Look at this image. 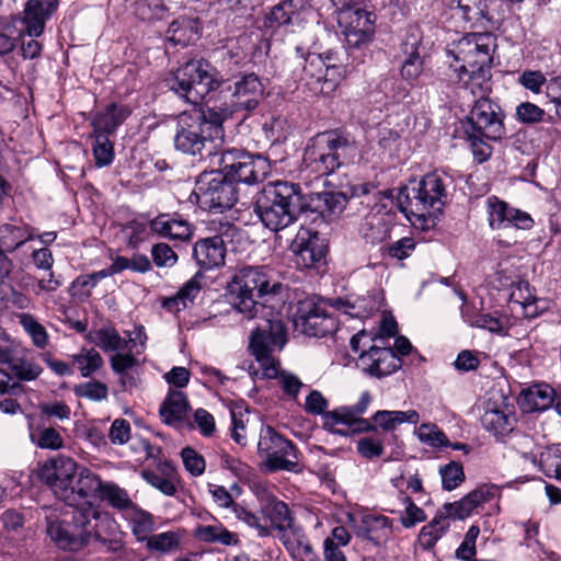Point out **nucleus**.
<instances>
[{
  "label": "nucleus",
  "mask_w": 561,
  "mask_h": 561,
  "mask_svg": "<svg viewBox=\"0 0 561 561\" xmlns=\"http://www.w3.org/2000/svg\"><path fill=\"white\" fill-rule=\"evenodd\" d=\"M232 307L248 320H255L256 325L249 339L251 354L265 365V375L275 376V368L270 357L273 346L287 342L278 295L284 285L272 280L262 266L238 267L227 286Z\"/></svg>",
  "instance_id": "f257e3e1"
},
{
  "label": "nucleus",
  "mask_w": 561,
  "mask_h": 561,
  "mask_svg": "<svg viewBox=\"0 0 561 561\" xmlns=\"http://www.w3.org/2000/svg\"><path fill=\"white\" fill-rule=\"evenodd\" d=\"M300 209V186L286 181L265 184L254 203V213L272 231H279L293 225L298 219Z\"/></svg>",
  "instance_id": "f03ea898"
},
{
  "label": "nucleus",
  "mask_w": 561,
  "mask_h": 561,
  "mask_svg": "<svg viewBox=\"0 0 561 561\" xmlns=\"http://www.w3.org/2000/svg\"><path fill=\"white\" fill-rule=\"evenodd\" d=\"M230 116L228 110L193 108L178 116L174 147L186 154H201L208 142L222 137V123Z\"/></svg>",
  "instance_id": "7ed1b4c3"
},
{
  "label": "nucleus",
  "mask_w": 561,
  "mask_h": 561,
  "mask_svg": "<svg viewBox=\"0 0 561 561\" xmlns=\"http://www.w3.org/2000/svg\"><path fill=\"white\" fill-rule=\"evenodd\" d=\"M449 178L432 172L412 187H401L397 195L399 209L412 221H425L428 217L440 213L448 199L447 185Z\"/></svg>",
  "instance_id": "20e7f679"
},
{
  "label": "nucleus",
  "mask_w": 561,
  "mask_h": 561,
  "mask_svg": "<svg viewBox=\"0 0 561 561\" xmlns=\"http://www.w3.org/2000/svg\"><path fill=\"white\" fill-rule=\"evenodd\" d=\"M348 149L350 141L341 134H318L305 149L304 165L317 176L330 175L343 164Z\"/></svg>",
  "instance_id": "39448f33"
},
{
  "label": "nucleus",
  "mask_w": 561,
  "mask_h": 561,
  "mask_svg": "<svg viewBox=\"0 0 561 561\" xmlns=\"http://www.w3.org/2000/svg\"><path fill=\"white\" fill-rule=\"evenodd\" d=\"M216 69L204 60H191L173 75L170 88L188 103L197 105L220 87Z\"/></svg>",
  "instance_id": "423d86ee"
},
{
  "label": "nucleus",
  "mask_w": 561,
  "mask_h": 561,
  "mask_svg": "<svg viewBox=\"0 0 561 561\" xmlns=\"http://www.w3.org/2000/svg\"><path fill=\"white\" fill-rule=\"evenodd\" d=\"M213 157L217 160L219 169L233 184H255L263 181L270 172L267 159L242 149H225Z\"/></svg>",
  "instance_id": "0eeeda50"
},
{
  "label": "nucleus",
  "mask_w": 561,
  "mask_h": 561,
  "mask_svg": "<svg viewBox=\"0 0 561 561\" xmlns=\"http://www.w3.org/2000/svg\"><path fill=\"white\" fill-rule=\"evenodd\" d=\"M72 523L81 528V531L90 533L91 541L102 543L108 551L116 552L123 548L115 519L110 513L99 510L90 502L84 501L81 506L73 508Z\"/></svg>",
  "instance_id": "6e6552de"
},
{
  "label": "nucleus",
  "mask_w": 561,
  "mask_h": 561,
  "mask_svg": "<svg viewBox=\"0 0 561 561\" xmlns=\"http://www.w3.org/2000/svg\"><path fill=\"white\" fill-rule=\"evenodd\" d=\"M193 193L199 205L210 211L229 209L238 199L234 184L220 169L201 173Z\"/></svg>",
  "instance_id": "1a4fd4ad"
},
{
  "label": "nucleus",
  "mask_w": 561,
  "mask_h": 561,
  "mask_svg": "<svg viewBox=\"0 0 561 561\" xmlns=\"http://www.w3.org/2000/svg\"><path fill=\"white\" fill-rule=\"evenodd\" d=\"M260 456L265 458L270 471H297L298 450L293 442L280 436L273 427L263 426L257 443Z\"/></svg>",
  "instance_id": "9d476101"
},
{
  "label": "nucleus",
  "mask_w": 561,
  "mask_h": 561,
  "mask_svg": "<svg viewBox=\"0 0 561 561\" xmlns=\"http://www.w3.org/2000/svg\"><path fill=\"white\" fill-rule=\"evenodd\" d=\"M370 402L371 396L365 391L354 405L340 407L327 412L323 414V428L340 436L374 431L375 425L369 420L362 417Z\"/></svg>",
  "instance_id": "9b49d317"
},
{
  "label": "nucleus",
  "mask_w": 561,
  "mask_h": 561,
  "mask_svg": "<svg viewBox=\"0 0 561 561\" xmlns=\"http://www.w3.org/2000/svg\"><path fill=\"white\" fill-rule=\"evenodd\" d=\"M496 47V38L492 33H470L454 44V48L447 49V56L467 68L492 66L493 53Z\"/></svg>",
  "instance_id": "f8f14e48"
},
{
  "label": "nucleus",
  "mask_w": 561,
  "mask_h": 561,
  "mask_svg": "<svg viewBox=\"0 0 561 561\" xmlns=\"http://www.w3.org/2000/svg\"><path fill=\"white\" fill-rule=\"evenodd\" d=\"M505 114L501 106L489 98L477 99L463 128L471 133H481L486 139L501 140L505 136Z\"/></svg>",
  "instance_id": "ddd939ff"
},
{
  "label": "nucleus",
  "mask_w": 561,
  "mask_h": 561,
  "mask_svg": "<svg viewBox=\"0 0 561 561\" xmlns=\"http://www.w3.org/2000/svg\"><path fill=\"white\" fill-rule=\"evenodd\" d=\"M78 469L79 466L72 458L59 455L43 465L39 478L59 500L72 505L73 483Z\"/></svg>",
  "instance_id": "4468645a"
},
{
  "label": "nucleus",
  "mask_w": 561,
  "mask_h": 561,
  "mask_svg": "<svg viewBox=\"0 0 561 561\" xmlns=\"http://www.w3.org/2000/svg\"><path fill=\"white\" fill-rule=\"evenodd\" d=\"M337 22L348 47L359 48L366 45L375 33L374 14L360 8L340 12Z\"/></svg>",
  "instance_id": "2eb2a0df"
},
{
  "label": "nucleus",
  "mask_w": 561,
  "mask_h": 561,
  "mask_svg": "<svg viewBox=\"0 0 561 561\" xmlns=\"http://www.w3.org/2000/svg\"><path fill=\"white\" fill-rule=\"evenodd\" d=\"M346 524L357 538L374 546L385 545L392 536V520L383 515L347 513Z\"/></svg>",
  "instance_id": "dca6fc26"
},
{
  "label": "nucleus",
  "mask_w": 561,
  "mask_h": 561,
  "mask_svg": "<svg viewBox=\"0 0 561 561\" xmlns=\"http://www.w3.org/2000/svg\"><path fill=\"white\" fill-rule=\"evenodd\" d=\"M296 331L313 336H325L336 329V321L319 305L308 304L299 308L294 318Z\"/></svg>",
  "instance_id": "f3484780"
},
{
  "label": "nucleus",
  "mask_w": 561,
  "mask_h": 561,
  "mask_svg": "<svg viewBox=\"0 0 561 561\" xmlns=\"http://www.w3.org/2000/svg\"><path fill=\"white\" fill-rule=\"evenodd\" d=\"M357 366L364 373L381 378L400 368L401 360L391 347L370 345L358 355Z\"/></svg>",
  "instance_id": "a211bd4d"
},
{
  "label": "nucleus",
  "mask_w": 561,
  "mask_h": 561,
  "mask_svg": "<svg viewBox=\"0 0 561 561\" xmlns=\"http://www.w3.org/2000/svg\"><path fill=\"white\" fill-rule=\"evenodd\" d=\"M486 208L492 229L514 227L528 230L534 226V220L528 213L511 207L496 196L488 197Z\"/></svg>",
  "instance_id": "6ab92c4d"
},
{
  "label": "nucleus",
  "mask_w": 561,
  "mask_h": 561,
  "mask_svg": "<svg viewBox=\"0 0 561 561\" xmlns=\"http://www.w3.org/2000/svg\"><path fill=\"white\" fill-rule=\"evenodd\" d=\"M263 91V84L255 73L243 75L233 83L231 108L224 110H228L230 115L236 111H251L257 106Z\"/></svg>",
  "instance_id": "aec40b11"
},
{
  "label": "nucleus",
  "mask_w": 561,
  "mask_h": 561,
  "mask_svg": "<svg viewBox=\"0 0 561 561\" xmlns=\"http://www.w3.org/2000/svg\"><path fill=\"white\" fill-rule=\"evenodd\" d=\"M46 522L47 536L61 549L77 551L91 543V534L81 531L75 523L71 528L57 518L47 517Z\"/></svg>",
  "instance_id": "412c9836"
},
{
  "label": "nucleus",
  "mask_w": 561,
  "mask_h": 561,
  "mask_svg": "<svg viewBox=\"0 0 561 561\" xmlns=\"http://www.w3.org/2000/svg\"><path fill=\"white\" fill-rule=\"evenodd\" d=\"M59 0H28L23 10L22 23L30 36L38 37L45 30L46 21L55 13Z\"/></svg>",
  "instance_id": "4be33fe9"
},
{
  "label": "nucleus",
  "mask_w": 561,
  "mask_h": 561,
  "mask_svg": "<svg viewBox=\"0 0 561 561\" xmlns=\"http://www.w3.org/2000/svg\"><path fill=\"white\" fill-rule=\"evenodd\" d=\"M290 250L299 268H310L325 255V248L320 243L318 234H311L309 231L298 233Z\"/></svg>",
  "instance_id": "5701e85b"
},
{
  "label": "nucleus",
  "mask_w": 561,
  "mask_h": 561,
  "mask_svg": "<svg viewBox=\"0 0 561 561\" xmlns=\"http://www.w3.org/2000/svg\"><path fill=\"white\" fill-rule=\"evenodd\" d=\"M515 417L507 404L488 400L484 403V412L481 416V424L492 435L505 436L514 428Z\"/></svg>",
  "instance_id": "b1692460"
},
{
  "label": "nucleus",
  "mask_w": 561,
  "mask_h": 561,
  "mask_svg": "<svg viewBox=\"0 0 561 561\" xmlns=\"http://www.w3.org/2000/svg\"><path fill=\"white\" fill-rule=\"evenodd\" d=\"M499 489L495 485L483 484L468 493L460 501L445 503L444 508L453 512L454 519H465L469 517L474 510L495 497H499Z\"/></svg>",
  "instance_id": "393cba45"
},
{
  "label": "nucleus",
  "mask_w": 561,
  "mask_h": 561,
  "mask_svg": "<svg viewBox=\"0 0 561 561\" xmlns=\"http://www.w3.org/2000/svg\"><path fill=\"white\" fill-rule=\"evenodd\" d=\"M309 9V0H282L266 15L265 25L268 27H279L299 24L304 20V14Z\"/></svg>",
  "instance_id": "a878e982"
},
{
  "label": "nucleus",
  "mask_w": 561,
  "mask_h": 561,
  "mask_svg": "<svg viewBox=\"0 0 561 561\" xmlns=\"http://www.w3.org/2000/svg\"><path fill=\"white\" fill-rule=\"evenodd\" d=\"M193 257L205 270L224 265L226 248L222 238L214 236L198 240L193 247Z\"/></svg>",
  "instance_id": "bb28decb"
},
{
  "label": "nucleus",
  "mask_w": 561,
  "mask_h": 561,
  "mask_svg": "<svg viewBox=\"0 0 561 561\" xmlns=\"http://www.w3.org/2000/svg\"><path fill=\"white\" fill-rule=\"evenodd\" d=\"M492 66L467 68V65L455 67L459 82L478 99L489 98L492 91L491 84Z\"/></svg>",
  "instance_id": "cd10ccee"
},
{
  "label": "nucleus",
  "mask_w": 561,
  "mask_h": 561,
  "mask_svg": "<svg viewBox=\"0 0 561 561\" xmlns=\"http://www.w3.org/2000/svg\"><path fill=\"white\" fill-rule=\"evenodd\" d=\"M149 228L170 240L186 241L193 234L190 222L179 215L160 214L149 222Z\"/></svg>",
  "instance_id": "c85d7f7f"
},
{
  "label": "nucleus",
  "mask_w": 561,
  "mask_h": 561,
  "mask_svg": "<svg viewBox=\"0 0 561 561\" xmlns=\"http://www.w3.org/2000/svg\"><path fill=\"white\" fill-rule=\"evenodd\" d=\"M261 514L268 527L284 534L294 527L293 514L288 505L273 495H267L261 505Z\"/></svg>",
  "instance_id": "c756f323"
},
{
  "label": "nucleus",
  "mask_w": 561,
  "mask_h": 561,
  "mask_svg": "<svg viewBox=\"0 0 561 561\" xmlns=\"http://www.w3.org/2000/svg\"><path fill=\"white\" fill-rule=\"evenodd\" d=\"M131 108L123 103L112 102L101 112H98L92 118L94 133H104L112 135L129 117Z\"/></svg>",
  "instance_id": "7c9ffc66"
},
{
  "label": "nucleus",
  "mask_w": 561,
  "mask_h": 561,
  "mask_svg": "<svg viewBox=\"0 0 561 561\" xmlns=\"http://www.w3.org/2000/svg\"><path fill=\"white\" fill-rule=\"evenodd\" d=\"M450 518H453V512L443 506L435 517L421 528L417 543L423 550L430 551L435 547L436 542L447 533Z\"/></svg>",
  "instance_id": "2f4dec72"
},
{
  "label": "nucleus",
  "mask_w": 561,
  "mask_h": 561,
  "mask_svg": "<svg viewBox=\"0 0 561 561\" xmlns=\"http://www.w3.org/2000/svg\"><path fill=\"white\" fill-rule=\"evenodd\" d=\"M190 410V403L184 392L170 390L163 400L159 413L167 425H176L182 422Z\"/></svg>",
  "instance_id": "473e14b6"
},
{
  "label": "nucleus",
  "mask_w": 561,
  "mask_h": 561,
  "mask_svg": "<svg viewBox=\"0 0 561 561\" xmlns=\"http://www.w3.org/2000/svg\"><path fill=\"white\" fill-rule=\"evenodd\" d=\"M105 482L93 473L90 469L79 467L73 483V506H80L79 502L84 501L89 495L98 494L100 496Z\"/></svg>",
  "instance_id": "72a5a7b5"
},
{
  "label": "nucleus",
  "mask_w": 561,
  "mask_h": 561,
  "mask_svg": "<svg viewBox=\"0 0 561 561\" xmlns=\"http://www.w3.org/2000/svg\"><path fill=\"white\" fill-rule=\"evenodd\" d=\"M284 346L285 345H282V346L275 345L270 350V357L273 362L272 364H273V366L275 368V373H276L275 376L265 375V373H266L265 367L267 365H265V363L260 362L259 359H256V362L259 363V365L261 367L262 378H267V379L277 378L278 383H279L282 390L284 391V393L287 394L291 399H297L300 389L304 387L302 381L299 379L298 376H296L289 371H279L278 370L279 362L273 355L274 351H276V350L280 351Z\"/></svg>",
  "instance_id": "f704fd0d"
},
{
  "label": "nucleus",
  "mask_w": 561,
  "mask_h": 561,
  "mask_svg": "<svg viewBox=\"0 0 561 561\" xmlns=\"http://www.w3.org/2000/svg\"><path fill=\"white\" fill-rule=\"evenodd\" d=\"M282 541L294 561H316V553L301 529L293 527L282 534Z\"/></svg>",
  "instance_id": "c9c22d12"
},
{
  "label": "nucleus",
  "mask_w": 561,
  "mask_h": 561,
  "mask_svg": "<svg viewBox=\"0 0 561 561\" xmlns=\"http://www.w3.org/2000/svg\"><path fill=\"white\" fill-rule=\"evenodd\" d=\"M87 337L104 353L122 352L128 347V342L119 335L113 325H104L92 331Z\"/></svg>",
  "instance_id": "e433bc0d"
},
{
  "label": "nucleus",
  "mask_w": 561,
  "mask_h": 561,
  "mask_svg": "<svg viewBox=\"0 0 561 561\" xmlns=\"http://www.w3.org/2000/svg\"><path fill=\"white\" fill-rule=\"evenodd\" d=\"M33 238L32 229L24 224L0 225V250L12 252Z\"/></svg>",
  "instance_id": "4c0bfd02"
},
{
  "label": "nucleus",
  "mask_w": 561,
  "mask_h": 561,
  "mask_svg": "<svg viewBox=\"0 0 561 561\" xmlns=\"http://www.w3.org/2000/svg\"><path fill=\"white\" fill-rule=\"evenodd\" d=\"M336 57L333 54V59L325 62L324 72L320 81H311L312 93L330 95L340 85L341 81L345 78V69L342 65L335 64Z\"/></svg>",
  "instance_id": "58836bf2"
},
{
  "label": "nucleus",
  "mask_w": 561,
  "mask_h": 561,
  "mask_svg": "<svg viewBox=\"0 0 561 561\" xmlns=\"http://www.w3.org/2000/svg\"><path fill=\"white\" fill-rule=\"evenodd\" d=\"M194 536L204 542L221 543L224 546H237L239 537L236 533L228 530L221 523L213 525H198L194 529Z\"/></svg>",
  "instance_id": "ea45409f"
},
{
  "label": "nucleus",
  "mask_w": 561,
  "mask_h": 561,
  "mask_svg": "<svg viewBox=\"0 0 561 561\" xmlns=\"http://www.w3.org/2000/svg\"><path fill=\"white\" fill-rule=\"evenodd\" d=\"M333 59V53L328 51L323 55L308 54L304 59L302 73L300 82L312 92L311 81H320L324 72L325 62Z\"/></svg>",
  "instance_id": "a19ab883"
},
{
  "label": "nucleus",
  "mask_w": 561,
  "mask_h": 561,
  "mask_svg": "<svg viewBox=\"0 0 561 561\" xmlns=\"http://www.w3.org/2000/svg\"><path fill=\"white\" fill-rule=\"evenodd\" d=\"M314 209L323 217H337L346 206L347 197L341 192H321L312 198Z\"/></svg>",
  "instance_id": "79ce46f5"
},
{
  "label": "nucleus",
  "mask_w": 561,
  "mask_h": 561,
  "mask_svg": "<svg viewBox=\"0 0 561 561\" xmlns=\"http://www.w3.org/2000/svg\"><path fill=\"white\" fill-rule=\"evenodd\" d=\"M335 306L351 318L358 319L368 318L376 309V302L371 297L337 299Z\"/></svg>",
  "instance_id": "37998d69"
},
{
  "label": "nucleus",
  "mask_w": 561,
  "mask_h": 561,
  "mask_svg": "<svg viewBox=\"0 0 561 561\" xmlns=\"http://www.w3.org/2000/svg\"><path fill=\"white\" fill-rule=\"evenodd\" d=\"M82 377L87 378L100 370L104 365L101 354L95 348H81L78 354L71 356Z\"/></svg>",
  "instance_id": "c03bdc74"
},
{
  "label": "nucleus",
  "mask_w": 561,
  "mask_h": 561,
  "mask_svg": "<svg viewBox=\"0 0 561 561\" xmlns=\"http://www.w3.org/2000/svg\"><path fill=\"white\" fill-rule=\"evenodd\" d=\"M100 499L118 511L135 508V504L127 491L114 482H105Z\"/></svg>",
  "instance_id": "a18cd8bd"
},
{
  "label": "nucleus",
  "mask_w": 561,
  "mask_h": 561,
  "mask_svg": "<svg viewBox=\"0 0 561 561\" xmlns=\"http://www.w3.org/2000/svg\"><path fill=\"white\" fill-rule=\"evenodd\" d=\"M539 467L547 477L561 480V443L540 453Z\"/></svg>",
  "instance_id": "49530a36"
},
{
  "label": "nucleus",
  "mask_w": 561,
  "mask_h": 561,
  "mask_svg": "<svg viewBox=\"0 0 561 561\" xmlns=\"http://www.w3.org/2000/svg\"><path fill=\"white\" fill-rule=\"evenodd\" d=\"M110 135L104 133L92 131L91 137L94 138L92 152L98 168L110 165L114 160V145L108 138Z\"/></svg>",
  "instance_id": "de8ad7c7"
},
{
  "label": "nucleus",
  "mask_w": 561,
  "mask_h": 561,
  "mask_svg": "<svg viewBox=\"0 0 561 561\" xmlns=\"http://www.w3.org/2000/svg\"><path fill=\"white\" fill-rule=\"evenodd\" d=\"M130 511L129 524L133 535L139 541L148 540L154 526L151 514L138 510L136 506Z\"/></svg>",
  "instance_id": "09e8293b"
},
{
  "label": "nucleus",
  "mask_w": 561,
  "mask_h": 561,
  "mask_svg": "<svg viewBox=\"0 0 561 561\" xmlns=\"http://www.w3.org/2000/svg\"><path fill=\"white\" fill-rule=\"evenodd\" d=\"M515 114L518 122L527 125L552 121L545 110L531 102H523L517 105Z\"/></svg>",
  "instance_id": "8fccbe9b"
},
{
  "label": "nucleus",
  "mask_w": 561,
  "mask_h": 561,
  "mask_svg": "<svg viewBox=\"0 0 561 561\" xmlns=\"http://www.w3.org/2000/svg\"><path fill=\"white\" fill-rule=\"evenodd\" d=\"M465 134L476 161L479 163L485 162L492 154V147L489 141L493 140L486 139L484 135L477 131L471 133L470 130L465 129Z\"/></svg>",
  "instance_id": "3c124183"
},
{
  "label": "nucleus",
  "mask_w": 561,
  "mask_h": 561,
  "mask_svg": "<svg viewBox=\"0 0 561 561\" xmlns=\"http://www.w3.org/2000/svg\"><path fill=\"white\" fill-rule=\"evenodd\" d=\"M422 45V34L417 26H409L405 38L401 45L404 60L423 61L420 55V46Z\"/></svg>",
  "instance_id": "603ef678"
},
{
  "label": "nucleus",
  "mask_w": 561,
  "mask_h": 561,
  "mask_svg": "<svg viewBox=\"0 0 561 561\" xmlns=\"http://www.w3.org/2000/svg\"><path fill=\"white\" fill-rule=\"evenodd\" d=\"M234 516L247 524L249 527L254 528L260 537H268L271 535V527L267 523L262 522L261 517L251 512L242 505H233Z\"/></svg>",
  "instance_id": "864d4df0"
},
{
  "label": "nucleus",
  "mask_w": 561,
  "mask_h": 561,
  "mask_svg": "<svg viewBox=\"0 0 561 561\" xmlns=\"http://www.w3.org/2000/svg\"><path fill=\"white\" fill-rule=\"evenodd\" d=\"M439 474L442 478L443 488L451 491L459 486L465 480L463 468L459 462L450 461L449 463L440 467Z\"/></svg>",
  "instance_id": "5fc2aeb1"
},
{
  "label": "nucleus",
  "mask_w": 561,
  "mask_h": 561,
  "mask_svg": "<svg viewBox=\"0 0 561 561\" xmlns=\"http://www.w3.org/2000/svg\"><path fill=\"white\" fill-rule=\"evenodd\" d=\"M75 393L79 398L100 402L107 399V386L101 381L92 380L75 387Z\"/></svg>",
  "instance_id": "6e6d98bb"
},
{
  "label": "nucleus",
  "mask_w": 561,
  "mask_h": 561,
  "mask_svg": "<svg viewBox=\"0 0 561 561\" xmlns=\"http://www.w3.org/2000/svg\"><path fill=\"white\" fill-rule=\"evenodd\" d=\"M21 324L32 337L34 345L39 348L46 347L48 344V334L46 329L31 314L21 317Z\"/></svg>",
  "instance_id": "4d7b16f0"
},
{
  "label": "nucleus",
  "mask_w": 561,
  "mask_h": 561,
  "mask_svg": "<svg viewBox=\"0 0 561 561\" xmlns=\"http://www.w3.org/2000/svg\"><path fill=\"white\" fill-rule=\"evenodd\" d=\"M419 439L432 447H443L449 445L446 435L435 425L424 423L416 430Z\"/></svg>",
  "instance_id": "13d9d810"
},
{
  "label": "nucleus",
  "mask_w": 561,
  "mask_h": 561,
  "mask_svg": "<svg viewBox=\"0 0 561 561\" xmlns=\"http://www.w3.org/2000/svg\"><path fill=\"white\" fill-rule=\"evenodd\" d=\"M179 546V537L175 533L165 531L150 536L147 540V547L162 553L173 551Z\"/></svg>",
  "instance_id": "bf43d9fd"
},
{
  "label": "nucleus",
  "mask_w": 561,
  "mask_h": 561,
  "mask_svg": "<svg viewBox=\"0 0 561 561\" xmlns=\"http://www.w3.org/2000/svg\"><path fill=\"white\" fill-rule=\"evenodd\" d=\"M8 368L12 375V379L16 378L23 381L35 380L42 373L39 365L26 360H20L14 364L8 363Z\"/></svg>",
  "instance_id": "052dcab7"
},
{
  "label": "nucleus",
  "mask_w": 561,
  "mask_h": 561,
  "mask_svg": "<svg viewBox=\"0 0 561 561\" xmlns=\"http://www.w3.org/2000/svg\"><path fill=\"white\" fill-rule=\"evenodd\" d=\"M153 263L158 267H172L178 262V255L167 243H157L151 249Z\"/></svg>",
  "instance_id": "680f3d73"
},
{
  "label": "nucleus",
  "mask_w": 561,
  "mask_h": 561,
  "mask_svg": "<svg viewBox=\"0 0 561 561\" xmlns=\"http://www.w3.org/2000/svg\"><path fill=\"white\" fill-rule=\"evenodd\" d=\"M404 503L405 508L400 516V522L404 528H411L417 523L426 520L425 512L415 505V503L410 497H405Z\"/></svg>",
  "instance_id": "e2e57ef3"
},
{
  "label": "nucleus",
  "mask_w": 561,
  "mask_h": 561,
  "mask_svg": "<svg viewBox=\"0 0 561 561\" xmlns=\"http://www.w3.org/2000/svg\"><path fill=\"white\" fill-rule=\"evenodd\" d=\"M130 423L125 419L114 420L108 431L110 442L113 445H124L130 439Z\"/></svg>",
  "instance_id": "0e129e2a"
},
{
  "label": "nucleus",
  "mask_w": 561,
  "mask_h": 561,
  "mask_svg": "<svg viewBox=\"0 0 561 561\" xmlns=\"http://www.w3.org/2000/svg\"><path fill=\"white\" fill-rule=\"evenodd\" d=\"M547 78L540 70H525L518 77V83L526 90L540 93Z\"/></svg>",
  "instance_id": "69168bd1"
},
{
  "label": "nucleus",
  "mask_w": 561,
  "mask_h": 561,
  "mask_svg": "<svg viewBox=\"0 0 561 561\" xmlns=\"http://www.w3.org/2000/svg\"><path fill=\"white\" fill-rule=\"evenodd\" d=\"M185 469L195 477L205 471V460L193 448L186 447L181 453Z\"/></svg>",
  "instance_id": "338daca9"
},
{
  "label": "nucleus",
  "mask_w": 561,
  "mask_h": 561,
  "mask_svg": "<svg viewBox=\"0 0 561 561\" xmlns=\"http://www.w3.org/2000/svg\"><path fill=\"white\" fill-rule=\"evenodd\" d=\"M138 364V359L131 354V351L127 353L115 352L110 358V365L115 374H123L131 369Z\"/></svg>",
  "instance_id": "774afa93"
}]
</instances>
